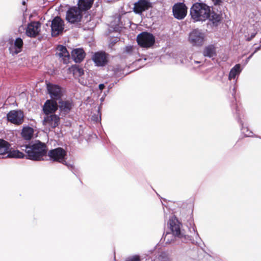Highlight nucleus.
<instances>
[{"label": "nucleus", "mask_w": 261, "mask_h": 261, "mask_svg": "<svg viewBox=\"0 0 261 261\" xmlns=\"http://www.w3.org/2000/svg\"><path fill=\"white\" fill-rule=\"evenodd\" d=\"M21 149L27 154V159L40 161L46 155L47 148L45 144L37 141L33 144H29L21 146Z\"/></svg>", "instance_id": "nucleus-1"}, {"label": "nucleus", "mask_w": 261, "mask_h": 261, "mask_svg": "<svg viewBox=\"0 0 261 261\" xmlns=\"http://www.w3.org/2000/svg\"><path fill=\"white\" fill-rule=\"evenodd\" d=\"M210 7L203 3H195L191 8L190 13L195 21H205L210 16Z\"/></svg>", "instance_id": "nucleus-2"}, {"label": "nucleus", "mask_w": 261, "mask_h": 261, "mask_svg": "<svg viewBox=\"0 0 261 261\" xmlns=\"http://www.w3.org/2000/svg\"><path fill=\"white\" fill-rule=\"evenodd\" d=\"M170 232L175 234L177 236L178 239H180L181 241L187 242L189 241L192 240V236L186 235L181 231L180 226L181 223L175 217H172L168 222Z\"/></svg>", "instance_id": "nucleus-3"}, {"label": "nucleus", "mask_w": 261, "mask_h": 261, "mask_svg": "<svg viewBox=\"0 0 261 261\" xmlns=\"http://www.w3.org/2000/svg\"><path fill=\"white\" fill-rule=\"evenodd\" d=\"M205 38V33L202 30L196 29L189 33L188 41L193 46H201L203 44Z\"/></svg>", "instance_id": "nucleus-4"}, {"label": "nucleus", "mask_w": 261, "mask_h": 261, "mask_svg": "<svg viewBox=\"0 0 261 261\" xmlns=\"http://www.w3.org/2000/svg\"><path fill=\"white\" fill-rule=\"evenodd\" d=\"M137 41L140 46L148 48L154 44L155 38L152 34L142 32L138 35Z\"/></svg>", "instance_id": "nucleus-5"}, {"label": "nucleus", "mask_w": 261, "mask_h": 261, "mask_svg": "<svg viewBox=\"0 0 261 261\" xmlns=\"http://www.w3.org/2000/svg\"><path fill=\"white\" fill-rule=\"evenodd\" d=\"M48 155L52 161L61 163L69 167L65 161L66 152L64 149L58 147L50 150L48 153Z\"/></svg>", "instance_id": "nucleus-6"}, {"label": "nucleus", "mask_w": 261, "mask_h": 261, "mask_svg": "<svg viewBox=\"0 0 261 261\" xmlns=\"http://www.w3.org/2000/svg\"><path fill=\"white\" fill-rule=\"evenodd\" d=\"M82 17L81 10L76 7L70 8L66 12V19L71 23L80 22Z\"/></svg>", "instance_id": "nucleus-7"}, {"label": "nucleus", "mask_w": 261, "mask_h": 261, "mask_svg": "<svg viewBox=\"0 0 261 261\" xmlns=\"http://www.w3.org/2000/svg\"><path fill=\"white\" fill-rule=\"evenodd\" d=\"M8 120L15 125L21 124L24 120V114L21 110H12L7 116Z\"/></svg>", "instance_id": "nucleus-8"}, {"label": "nucleus", "mask_w": 261, "mask_h": 261, "mask_svg": "<svg viewBox=\"0 0 261 261\" xmlns=\"http://www.w3.org/2000/svg\"><path fill=\"white\" fill-rule=\"evenodd\" d=\"M64 23L63 20L59 17H55L51 21V35L57 36L62 33L64 30Z\"/></svg>", "instance_id": "nucleus-9"}, {"label": "nucleus", "mask_w": 261, "mask_h": 261, "mask_svg": "<svg viewBox=\"0 0 261 261\" xmlns=\"http://www.w3.org/2000/svg\"><path fill=\"white\" fill-rule=\"evenodd\" d=\"M47 89L50 97L55 100H60L63 96V91L61 88L51 83L46 84Z\"/></svg>", "instance_id": "nucleus-10"}, {"label": "nucleus", "mask_w": 261, "mask_h": 261, "mask_svg": "<svg viewBox=\"0 0 261 261\" xmlns=\"http://www.w3.org/2000/svg\"><path fill=\"white\" fill-rule=\"evenodd\" d=\"M43 120V124L49 130L58 126L60 117L55 114L46 115Z\"/></svg>", "instance_id": "nucleus-11"}, {"label": "nucleus", "mask_w": 261, "mask_h": 261, "mask_svg": "<svg viewBox=\"0 0 261 261\" xmlns=\"http://www.w3.org/2000/svg\"><path fill=\"white\" fill-rule=\"evenodd\" d=\"M151 7V3L149 0H139L134 4L133 10L136 14L141 15Z\"/></svg>", "instance_id": "nucleus-12"}, {"label": "nucleus", "mask_w": 261, "mask_h": 261, "mask_svg": "<svg viewBox=\"0 0 261 261\" xmlns=\"http://www.w3.org/2000/svg\"><path fill=\"white\" fill-rule=\"evenodd\" d=\"M174 16L178 19H182L185 17L187 13V8L184 3H177L173 7Z\"/></svg>", "instance_id": "nucleus-13"}, {"label": "nucleus", "mask_w": 261, "mask_h": 261, "mask_svg": "<svg viewBox=\"0 0 261 261\" xmlns=\"http://www.w3.org/2000/svg\"><path fill=\"white\" fill-rule=\"evenodd\" d=\"M74 106L73 101L71 99H61L59 101L58 107L61 113L66 115L68 114Z\"/></svg>", "instance_id": "nucleus-14"}, {"label": "nucleus", "mask_w": 261, "mask_h": 261, "mask_svg": "<svg viewBox=\"0 0 261 261\" xmlns=\"http://www.w3.org/2000/svg\"><path fill=\"white\" fill-rule=\"evenodd\" d=\"M40 23L39 22H32L29 23L26 30V34L30 37H35L40 32Z\"/></svg>", "instance_id": "nucleus-15"}, {"label": "nucleus", "mask_w": 261, "mask_h": 261, "mask_svg": "<svg viewBox=\"0 0 261 261\" xmlns=\"http://www.w3.org/2000/svg\"><path fill=\"white\" fill-rule=\"evenodd\" d=\"M56 56L61 59L64 64L68 63L70 56L66 47L63 45H59L56 49Z\"/></svg>", "instance_id": "nucleus-16"}, {"label": "nucleus", "mask_w": 261, "mask_h": 261, "mask_svg": "<svg viewBox=\"0 0 261 261\" xmlns=\"http://www.w3.org/2000/svg\"><path fill=\"white\" fill-rule=\"evenodd\" d=\"M58 105L57 102L53 100H47L44 103L43 111L45 115L53 114L58 109Z\"/></svg>", "instance_id": "nucleus-17"}, {"label": "nucleus", "mask_w": 261, "mask_h": 261, "mask_svg": "<svg viewBox=\"0 0 261 261\" xmlns=\"http://www.w3.org/2000/svg\"><path fill=\"white\" fill-rule=\"evenodd\" d=\"M92 60L97 66H103L107 63L106 54L102 52H97L93 56Z\"/></svg>", "instance_id": "nucleus-18"}, {"label": "nucleus", "mask_w": 261, "mask_h": 261, "mask_svg": "<svg viewBox=\"0 0 261 261\" xmlns=\"http://www.w3.org/2000/svg\"><path fill=\"white\" fill-rule=\"evenodd\" d=\"M23 42L22 39L18 37L15 40L14 43L10 47V53L13 55H17L22 50Z\"/></svg>", "instance_id": "nucleus-19"}, {"label": "nucleus", "mask_w": 261, "mask_h": 261, "mask_svg": "<svg viewBox=\"0 0 261 261\" xmlns=\"http://www.w3.org/2000/svg\"><path fill=\"white\" fill-rule=\"evenodd\" d=\"M72 71L74 76L80 77L79 80L81 84L85 86L88 85L89 84L88 82L84 80L83 77H82V76L84 74V71L82 68L80 67L79 66L75 65L72 67Z\"/></svg>", "instance_id": "nucleus-20"}, {"label": "nucleus", "mask_w": 261, "mask_h": 261, "mask_svg": "<svg viewBox=\"0 0 261 261\" xmlns=\"http://www.w3.org/2000/svg\"><path fill=\"white\" fill-rule=\"evenodd\" d=\"M71 56L76 63H80L85 58V53L82 48H76L72 50Z\"/></svg>", "instance_id": "nucleus-21"}, {"label": "nucleus", "mask_w": 261, "mask_h": 261, "mask_svg": "<svg viewBox=\"0 0 261 261\" xmlns=\"http://www.w3.org/2000/svg\"><path fill=\"white\" fill-rule=\"evenodd\" d=\"M94 0H79L78 8L81 11H86L92 7Z\"/></svg>", "instance_id": "nucleus-22"}, {"label": "nucleus", "mask_w": 261, "mask_h": 261, "mask_svg": "<svg viewBox=\"0 0 261 261\" xmlns=\"http://www.w3.org/2000/svg\"><path fill=\"white\" fill-rule=\"evenodd\" d=\"M202 53L204 57L213 58L216 56V48L213 45L206 46L204 48Z\"/></svg>", "instance_id": "nucleus-23"}, {"label": "nucleus", "mask_w": 261, "mask_h": 261, "mask_svg": "<svg viewBox=\"0 0 261 261\" xmlns=\"http://www.w3.org/2000/svg\"><path fill=\"white\" fill-rule=\"evenodd\" d=\"M34 130L30 126L24 127L21 131V136L25 140H30L33 138Z\"/></svg>", "instance_id": "nucleus-24"}, {"label": "nucleus", "mask_w": 261, "mask_h": 261, "mask_svg": "<svg viewBox=\"0 0 261 261\" xmlns=\"http://www.w3.org/2000/svg\"><path fill=\"white\" fill-rule=\"evenodd\" d=\"M238 122L241 125V132L244 136L247 137H252L253 136V133L248 129L247 125L244 123V122H243L240 118H238Z\"/></svg>", "instance_id": "nucleus-25"}, {"label": "nucleus", "mask_w": 261, "mask_h": 261, "mask_svg": "<svg viewBox=\"0 0 261 261\" xmlns=\"http://www.w3.org/2000/svg\"><path fill=\"white\" fill-rule=\"evenodd\" d=\"M10 144L5 140L0 139V154L4 155L10 149Z\"/></svg>", "instance_id": "nucleus-26"}, {"label": "nucleus", "mask_w": 261, "mask_h": 261, "mask_svg": "<svg viewBox=\"0 0 261 261\" xmlns=\"http://www.w3.org/2000/svg\"><path fill=\"white\" fill-rule=\"evenodd\" d=\"M241 72V65L240 64L236 65L230 70L228 79L229 80L234 79L236 76L238 75Z\"/></svg>", "instance_id": "nucleus-27"}, {"label": "nucleus", "mask_w": 261, "mask_h": 261, "mask_svg": "<svg viewBox=\"0 0 261 261\" xmlns=\"http://www.w3.org/2000/svg\"><path fill=\"white\" fill-rule=\"evenodd\" d=\"M178 238L177 236H175V234L170 232H167L164 236V242L166 244H170L175 241Z\"/></svg>", "instance_id": "nucleus-28"}, {"label": "nucleus", "mask_w": 261, "mask_h": 261, "mask_svg": "<svg viewBox=\"0 0 261 261\" xmlns=\"http://www.w3.org/2000/svg\"><path fill=\"white\" fill-rule=\"evenodd\" d=\"M7 154V157L10 158H23L24 156V154L19 151L18 150H8V152L6 153Z\"/></svg>", "instance_id": "nucleus-29"}, {"label": "nucleus", "mask_w": 261, "mask_h": 261, "mask_svg": "<svg viewBox=\"0 0 261 261\" xmlns=\"http://www.w3.org/2000/svg\"><path fill=\"white\" fill-rule=\"evenodd\" d=\"M208 19L212 21L213 24H215L220 21L221 17L220 15L214 12H211L210 11V16L208 17Z\"/></svg>", "instance_id": "nucleus-30"}, {"label": "nucleus", "mask_w": 261, "mask_h": 261, "mask_svg": "<svg viewBox=\"0 0 261 261\" xmlns=\"http://www.w3.org/2000/svg\"><path fill=\"white\" fill-rule=\"evenodd\" d=\"M189 225H190L189 226V229L191 234H193V236H194L195 237L196 239L199 238V236L198 233V232L196 230V228L194 223L192 221H191L189 223Z\"/></svg>", "instance_id": "nucleus-31"}, {"label": "nucleus", "mask_w": 261, "mask_h": 261, "mask_svg": "<svg viewBox=\"0 0 261 261\" xmlns=\"http://www.w3.org/2000/svg\"><path fill=\"white\" fill-rule=\"evenodd\" d=\"M251 30H253V31L248 33L247 35H245V37L247 41H250L251 39H252L255 37V36L257 34V31L254 29V27H253L251 30H250V31H251Z\"/></svg>", "instance_id": "nucleus-32"}, {"label": "nucleus", "mask_w": 261, "mask_h": 261, "mask_svg": "<svg viewBox=\"0 0 261 261\" xmlns=\"http://www.w3.org/2000/svg\"><path fill=\"white\" fill-rule=\"evenodd\" d=\"M135 52V48L132 46H126L123 51V53L127 55H133Z\"/></svg>", "instance_id": "nucleus-33"}, {"label": "nucleus", "mask_w": 261, "mask_h": 261, "mask_svg": "<svg viewBox=\"0 0 261 261\" xmlns=\"http://www.w3.org/2000/svg\"><path fill=\"white\" fill-rule=\"evenodd\" d=\"M159 259L160 261H171L169 256L166 253H162Z\"/></svg>", "instance_id": "nucleus-34"}, {"label": "nucleus", "mask_w": 261, "mask_h": 261, "mask_svg": "<svg viewBox=\"0 0 261 261\" xmlns=\"http://www.w3.org/2000/svg\"><path fill=\"white\" fill-rule=\"evenodd\" d=\"M125 261H141V260L138 255H134L127 258Z\"/></svg>", "instance_id": "nucleus-35"}, {"label": "nucleus", "mask_w": 261, "mask_h": 261, "mask_svg": "<svg viewBox=\"0 0 261 261\" xmlns=\"http://www.w3.org/2000/svg\"><path fill=\"white\" fill-rule=\"evenodd\" d=\"M119 39L118 38H115L114 40H113L111 43L110 44H113L116 42H117L118 41Z\"/></svg>", "instance_id": "nucleus-36"}, {"label": "nucleus", "mask_w": 261, "mask_h": 261, "mask_svg": "<svg viewBox=\"0 0 261 261\" xmlns=\"http://www.w3.org/2000/svg\"><path fill=\"white\" fill-rule=\"evenodd\" d=\"M104 88H105V85H104V84H101L99 85V89L100 90H102Z\"/></svg>", "instance_id": "nucleus-37"}, {"label": "nucleus", "mask_w": 261, "mask_h": 261, "mask_svg": "<svg viewBox=\"0 0 261 261\" xmlns=\"http://www.w3.org/2000/svg\"><path fill=\"white\" fill-rule=\"evenodd\" d=\"M213 2L215 5H217L221 2V0H213Z\"/></svg>", "instance_id": "nucleus-38"}, {"label": "nucleus", "mask_w": 261, "mask_h": 261, "mask_svg": "<svg viewBox=\"0 0 261 261\" xmlns=\"http://www.w3.org/2000/svg\"><path fill=\"white\" fill-rule=\"evenodd\" d=\"M260 47H261V45L259 46L256 47L253 53H254V54L256 51H257L258 50H259Z\"/></svg>", "instance_id": "nucleus-39"}, {"label": "nucleus", "mask_w": 261, "mask_h": 261, "mask_svg": "<svg viewBox=\"0 0 261 261\" xmlns=\"http://www.w3.org/2000/svg\"><path fill=\"white\" fill-rule=\"evenodd\" d=\"M254 55V53H252L250 56H249L247 60H246V62H247L253 56V55Z\"/></svg>", "instance_id": "nucleus-40"}, {"label": "nucleus", "mask_w": 261, "mask_h": 261, "mask_svg": "<svg viewBox=\"0 0 261 261\" xmlns=\"http://www.w3.org/2000/svg\"><path fill=\"white\" fill-rule=\"evenodd\" d=\"M200 63V62H199V61H194V63H195V64H199Z\"/></svg>", "instance_id": "nucleus-41"}]
</instances>
